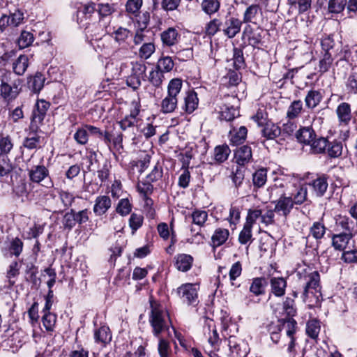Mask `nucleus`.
Instances as JSON below:
<instances>
[{"label": "nucleus", "mask_w": 357, "mask_h": 357, "mask_svg": "<svg viewBox=\"0 0 357 357\" xmlns=\"http://www.w3.org/2000/svg\"><path fill=\"white\" fill-rule=\"evenodd\" d=\"M201 6L203 11L211 15L218 11L220 3L218 0H203Z\"/></svg>", "instance_id": "nucleus-50"}, {"label": "nucleus", "mask_w": 357, "mask_h": 357, "mask_svg": "<svg viewBox=\"0 0 357 357\" xmlns=\"http://www.w3.org/2000/svg\"><path fill=\"white\" fill-rule=\"evenodd\" d=\"M248 129L245 126H241L239 128H233L229 131L231 144L237 146L243 144L246 139Z\"/></svg>", "instance_id": "nucleus-27"}, {"label": "nucleus", "mask_w": 357, "mask_h": 357, "mask_svg": "<svg viewBox=\"0 0 357 357\" xmlns=\"http://www.w3.org/2000/svg\"><path fill=\"white\" fill-rule=\"evenodd\" d=\"M328 175L321 174L308 183L316 197H321L324 195L328 186Z\"/></svg>", "instance_id": "nucleus-14"}, {"label": "nucleus", "mask_w": 357, "mask_h": 357, "mask_svg": "<svg viewBox=\"0 0 357 357\" xmlns=\"http://www.w3.org/2000/svg\"><path fill=\"white\" fill-rule=\"evenodd\" d=\"M148 79L155 87H159L162 84L164 75L161 70L155 68L150 72Z\"/></svg>", "instance_id": "nucleus-58"}, {"label": "nucleus", "mask_w": 357, "mask_h": 357, "mask_svg": "<svg viewBox=\"0 0 357 357\" xmlns=\"http://www.w3.org/2000/svg\"><path fill=\"white\" fill-rule=\"evenodd\" d=\"M351 233H341L333 235L332 238L333 246L337 250H344L351 238Z\"/></svg>", "instance_id": "nucleus-29"}, {"label": "nucleus", "mask_w": 357, "mask_h": 357, "mask_svg": "<svg viewBox=\"0 0 357 357\" xmlns=\"http://www.w3.org/2000/svg\"><path fill=\"white\" fill-rule=\"evenodd\" d=\"M326 231V228L324 224L322 222L317 221L314 222L310 228V234L317 240L316 244L313 245L310 243V236L305 238L306 243L305 247L306 248H312V255L315 256L318 254L317 248H318V241L324 238Z\"/></svg>", "instance_id": "nucleus-9"}, {"label": "nucleus", "mask_w": 357, "mask_h": 357, "mask_svg": "<svg viewBox=\"0 0 357 357\" xmlns=\"http://www.w3.org/2000/svg\"><path fill=\"white\" fill-rule=\"evenodd\" d=\"M336 56H337L331 55V54L323 53V56L319 63V71L321 73L328 71Z\"/></svg>", "instance_id": "nucleus-51"}, {"label": "nucleus", "mask_w": 357, "mask_h": 357, "mask_svg": "<svg viewBox=\"0 0 357 357\" xmlns=\"http://www.w3.org/2000/svg\"><path fill=\"white\" fill-rule=\"evenodd\" d=\"M234 158L239 166L244 167L252 160V153L251 147L248 145H243L235 151Z\"/></svg>", "instance_id": "nucleus-18"}, {"label": "nucleus", "mask_w": 357, "mask_h": 357, "mask_svg": "<svg viewBox=\"0 0 357 357\" xmlns=\"http://www.w3.org/2000/svg\"><path fill=\"white\" fill-rule=\"evenodd\" d=\"M243 22L234 17H230L225 20L222 31L229 38H234L241 31Z\"/></svg>", "instance_id": "nucleus-16"}, {"label": "nucleus", "mask_w": 357, "mask_h": 357, "mask_svg": "<svg viewBox=\"0 0 357 357\" xmlns=\"http://www.w3.org/2000/svg\"><path fill=\"white\" fill-rule=\"evenodd\" d=\"M282 326V322L280 319H278L276 321L264 324L263 328L270 334L271 340L275 344H277L280 339Z\"/></svg>", "instance_id": "nucleus-23"}, {"label": "nucleus", "mask_w": 357, "mask_h": 357, "mask_svg": "<svg viewBox=\"0 0 357 357\" xmlns=\"http://www.w3.org/2000/svg\"><path fill=\"white\" fill-rule=\"evenodd\" d=\"M29 180L36 183H40L46 178L49 177V170L43 165H34L28 169Z\"/></svg>", "instance_id": "nucleus-17"}, {"label": "nucleus", "mask_w": 357, "mask_h": 357, "mask_svg": "<svg viewBox=\"0 0 357 357\" xmlns=\"http://www.w3.org/2000/svg\"><path fill=\"white\" fill-rule=\"evenodd\" d=\"M96 342L102 343L105 345L112 340V335L109 328L107 326H102L94 333Z\"/></svg>", "instance_id": "nucleus-37"}, {"label": "nucleus", "mask_w": 357, "mask_h": 357, "mask_svg": "<svg viewBox=\"0 0 357 357\" xmlns=\"http://www.w3.org/2000/svg\"><path fill=\"white\" fill-rule=\"evenodd\" d=\"M336 114L340 126H348L352 118L350 104L346 102H341L336 108Z\"/></svg>", "instance_id": "nucleus-15"}, {"label": "nucleus", "mask_w": 357, "mask_h": 357, "mask_svg": "<svg viewBox=\"0 0 357 357\" xmlns=\"http://www.w3.org/2000/svg\"><path fill=\"white\" fill-rule=\"evenodd\" d=\"M328 139L325 137H315L314 139H313V141L310 144L312 152L316 154L325 153L328 146Z\"/></svg>", "instance_id": "nucleus-41"}, {"label": "nucleus", "mask_w": 357, "mask_h": 357, "mask_svg": "<svg viewBox=\"0 0 357 357\" xmlns=\"http://www.w3.org/2000/svg\"><path fill=\"white\" fill-rule=\"evenodd\" d=\"M82 8L77 10V22L81 26L84 28L86 37L91 40L100 39L101 37L109 33L108 22H102L97 18V15L88 16L81 14Z\"/></svg>", "instance_id": "nucleus-2"}, {"label": "nucleus", "mask_w": 357, "mask_h": 357, "mask_svg": "<svg viewBox=\"0 0 357 357\" xmlns=\"http://www.w3.org/2000/svg\"><path fill=\"white\" fill-rule=\"evenodd\" d=\"M142 0H128L126 9L128 13L137 17L139 13V9L142 6Z\"/></svg>", "instance_id": "nucleus-63"}, {"label": "nucleus", "mask_w": 357, "mask_h": 357, "mask_svg": "<svg viewBox=\"0 0 357 357\" xmlns=\"http://www.w3.org/2000/svg\"><path fill=\"white\" fill-rule=\"evenodd\" d=\"M295 192L291 193L289 197H292L293 204L301 205L307 200V188L304 185L295 186Z\"/></svg>", "instance_id": "nucleus-32"}, {"label": "nucleus", "mask_w": 357, "mask_h": 357, "mask_svg": "<svg viewBox=\"0 0 357 357\" xmlns=\"http://www.w3.org/2000/svg\"><path fill=\"white\" fill-rule=\"evenodd\" d=\"M81 14L83 15L92 16L97 15V18L102 22H108L109 25L112 19V14L114 13L115 9L113 6L108 3H95L89 2L81 7Z\"/></svg>", "instance_id": "nucleus-5"}, {"label": "nucleus", "mask_w": 357, "mask_h": 357, "mask_svg": "<svg viewBox=\"0 0 357 357\" xmlns=\"http://www.w3.org/2000/svg\"><path fill=\"white\" fill-rule=\"evenodd\" d=\"M29 66V59L25 54H21L13 63V72L17 75H22Z\"/></svg>", "instance_id": "nucleus-36"}, {"label": "nucleus", "mask_w": 357, "mask_h": 357, "mask_svg": "<svg viewBox=\"0 0 357 357\" xmlns=\"http://www.w3.org/2000/svg\"><path fill=\"white\" fill-rule=\"evenodd\" d=\"M204 334L208 337V342L211 346H215L220 340L216 327L212 319H205Z\"/></svg>", "instance_id": "nucleus-19"}, {"label": "nucleus", "mask_w": 357, "mask_h": 357, "mask_svg": "<svg viewBox=\"0 0 357 357\" xmlns=\"http://www.w3.org/2000/svg\"><path fill=\"white\" fill-rule=\"evenodd\" d=\"M183 86L181 79H172L167 86V94L162 100L160 111L163 114L174 112L178 105L179 95Z\"/></svg>", "instance_id": "nucleus-4"}, {"label": "nucleus", "mask_w": 357, "mask_h": 357, "mask_svg": "<svg viewBox=\"0 0 357 357\" xmlns=\"http://www.w3.org/2000/svg\"><path fill=\"white\" fill-rule=\"evenodd\" d=\"M176 292L188 305H195L197 303V287L195 284H183L177 288Z\"/></svg>", "instance_id": "nucleus-10"}, {"label": "nucleus", "mask_w": 357, "mask_h": 357, "mask_svg": "<svg viewBox=\"0 0 357 357\" xmlns=\"http://www.w3.org/2000/svg\"><path fill=\"white\" fill-rule=\"evenodd\" d=\"M199 99L197 94L194 91H189L184 97L183 110L187 114H192L198 107Z\"/></svg>", "instance_id": "nucleus-26"}, {"label": "nucleus", "mask_w": 357, "mask_h": 357, "mask_svg": "<svg viewBox=\"0 0 357 357\" xmlns=\"http://www.w3.org/2000/svg\"><path fill=\"white\" fill-rule=\"evenodd\" d=\"M316 133L311 126L301 127L296 132V137L300 143L308 144L314 139Z\"/></svg>", "instance_id": "nucleus-24"}, {"label": "nucleus", "mask_w": 357, "mask_h": 357, "mask_svg": "<svg viewBox=\"0 0 357 357\" xmlns=\"http://www.w3.org/2000/svg\"><path fill=\"white\" fill-rule=\"evenodd\" d=\"M345 87L348 93L357 94V67L351 69L345 82Z\"/></svg>", "instance_id": "nucleus-38"}, {"label": "nucleus", "mask_w": 357, "mask_h": 357, "mask_svg": "<svg viewBox=\"0 0 357 357\" xmlns=\"http://www.w3.org/2000/svg\"><path fill=\"white\" fill-rule=\"evenodd\" d=\"M320 331L319 321L317 319H312L307 321L306 326V333L309 337L316 339Z\"/></svg>", "instance_id": "nucleus-53"}, {"label": "nucleus", "mask_w": 357, "mask_h": 357, "mask_svg": "<svg viewBox=\"0 0 357 357\" xmlns=\"http://www.w3.org/2000/svg\"><path fill=\"white\" fill-rule=\"evenodd\" d=\"M11 74L4 73L1 79L0 96L6 101L10 102L15 100L20 92L19 86L21 84L20 79L13 82L10 79Z\"/></svg>", "instance_id": "nucleus-6"}, {"label": "nucleus", "mask_w": 357, "mask_h": 357, "mask_svg": "<svg viewBox=\"0 0 357 357\" xmlns=\"http://www.w3.org/2000/svg\"><path fill=\"white\" fill-rule=\"evenodd\" d=\"M111 205L112 200L109 197L100 195L96 197L93 210L96 215L100 216L109 210Z\"/></svg>", "instance_id": "nucleus-22"}, {"label": "nucleus", "mask_w": 357, "mask_h": 357, "mask_svg": "<svg viewBox=\"0 0 357 357\" xmlns=\"http://www.w3.org/2000/svg\"><path fill=\"white\" fill-rule=\"evenodd\" d=\"M267 282L265 278L259 277L252 279L250 287V291L255 296H260L265 294Z\"/></svg>", "instance_id": "nucleus-31"}, {"label": "nucleus", "mask_w": 357, "mask_h": 357, "mask_svg": "<svg viewBox=\"0 0 357 357\" xmlns=\"http://www.w3.org/2000/svg\"><path fill=\"white\" fill-rule=\"evenodd\" d=\"M267 180V170L261 168L257 170L252 175V182L255 188H259L264 186Z\"/></svg>", "instance_id": "nucleus-47"}, {"label": "nucleus", "mask_w": 357, "mask_h": 357, "mask_svg": "<svg viewBox=\"0 0 357 357\" xmlns=\"http://www.w3.org/2000/svg\"><path fill=\"white\" fill-rule=\"evenodd\" d=\"M303 110V102L300 100H294L289 106L287 112V117L291 120L294 119L301 114Z\"/></svg>", "instance_id": "nucleus-45"}, {"label": "nucleus", "mask_w": 357, "mask_h": 357, "mask_svg": "<svg viewBox=\"0 0 357 357\" xmlns=\"http://www.w3.org/2000/svg\"><path fill=\"white\" fill-rule=\"evenodd\" d=\"M287 282L282 277H273L270 280L271 292L277 297L285 294Z\"/></svg>", "instance_id": "nucleus-21"}, {"label": "nucleus", "mask_w": 357, "mask_h": 357, "mask_svg": "<svg viewBox=\"0 0 357 357\" xmlns=\"http://www.w3.org/2000/svg\"><path fill=\"white\" fill-rule=\"evenodd\" d=\"M322 95L319 91L310 90L305 98V106L308 109L315 108L321 101Z\"/></svg>", "instance_id": "nucleus-33"}, {"label": "nucleus", "mask_w": 357, "mask_h": 357, "mask_svg": "<svg viewBox=\"0 0 357 357\" xmlns=\"http://www.w3.org/2000/svg\"><path fill=\"white\" fill-rule=\"evenodd\" d=\"M347 4V0H329L328 11L331 13H340Z\"/></svg>", "instance_id": "nucleus-62"}, {"label": "nucleus", "mask_w": 357, "mask_h": 357, "mask_svg": "<svg viewBox=\"0 0 357 357\" xmlns=\"http://www.w3.org/2000/svg\"><path fill=\"white\" fill-rule=\"evenodd\" d=\"M298 286L303 289L302 298L312 307L320 305L323 298L321 291L320 275L317 271L304 269L297 273Z\"/></svg>", "instance_id": "nucleus-1"}, {"label": "nucleus", "mask_w": 357, "mask_h": 357, "mask_svg": "<svg viewBox=\"0 0 357 357\" xmlns=\"http://www.w3.org/2000/svg\"><path fill=\"white\" fill-rule=\"evenodd\" d=\"M114 40L119 45H121L126 42V40L130 36V31L126 28L119 27L116 31H114Z\"/></svg>", "instance_id": "nucleus-60"}, {"label": "nucleus", "mask_w": 357, "mask_h": 357, "mask_svg": "<svg viewBox=\"0 0 357 357\" xmlns=\"http://www.w3.org/2000/svg\"><path fill=\"white\" fill-rule=\"evenodd\" d=\"M261 133L266 139L273 140L281 137L282 130L278 124L270 121L262 127Z\"/></svg>", "instance_id": "nucleus-20"}, {"label": "nucleus", "mask_w": 357, "mask_h": 357, "mask_svg": "<svg viewBox=\"0 0 357 357\" xmlns=\"http://www.w3.org/2000/svg\"><path fill=\"white\" fill-rule=\"evenodd\" d=\"M231 150L228 145L222 144L217 146L214 149V159L218 163H222L228 159Z\"/></svg>", "instance_id": "nucleus-39"}, {"label": "nucleus", "mask_w": 357, "mask_h": 357, "mask_svg": "<svg viewBox=\"0 0 357 357\" xmlns=\"http://www.w3.org/2000/svg\"><path fill=\"white\" fill-rule=\"evenodd\" d=\"M174 265L176 268L182 272L189 271L193 263V257L187 254H178L175 257Z\"/></svg>", "instance_id": "nucleus-28"}, {"label": "nucleus", "mask_w": 357, "mask_h": 357, "mask_svg": "<svg viewBox=\"0 0 357 357\" xmlns=\"http://www.w3.org/2000/svg\"><path fill=\"white\" fill-rule=\"evenodd\" d=\"M43 315L42 317V322L48 332H52L54 329V326L56 322L57 317L56 314L50 312V311H43Z\"/></svg>", "instance_id": "nucleus-43"}, {"label": "nucleus", "mask_w": 357, "mask_h": 357, "mask_svg": "<svg viewBox=\"0 0 357 357\" xmlns=\"http://www.w3.org/2000/svg\"><path fill=\"white\" fill-rule=\"evenodd\" d=\"M178 33L174 28L170 27L161 33V40L164 45L172 46L177 42Z\"/></svg>", "instance_id": "nucleus-35"}, {"label": "nucleus", "mask_w": 357, "mask_h": 357, "mask_svg": "<svg viewBox=\"0 0 357 357\" xmlns=\"http://www.w3.org/2000/svg\"><path fill=\"white\" fill-rule=\"evenodd\" d=\"M191 217L193 224L203 227L208 219V213L205 211L195 210L192 213Z\"/></svg>", "instance_id": "nucleus-56"}, {"label": "nucleus", "mask_w": 357, "mask_h": 357, "mask_svg": "<svg viewBox=\"0 0 357 357\" xmlns=\"http://www.w3.org/2000/svg\"><path fill=\"white\" fill-rule=\"evenodd\" d=\"M50 106V103L45 100H37L31 115L30 125L32 126V128L36 129L37 127H39V125L44 120Z\"/></svg>", "instance_id": "nucleus-11"}, {"label": "nucleus", "mask_w": 357, "mask_h": 357, "mask_svg": "<svg viewBox=\"0 0 357 357\" xmlns=\"http://www.w3.org/2000/svg\"><path fill=\"white\" fill-rule=\"evenodd\" d=\"M174 61L170 56H163L160 58L157 63L156 68L162 73L169 72L174 67Z\"/></svg>", "instance_id": "nucleus-61"}, {"label": "nucleus", "mask_w": 357, "mask_h": 357, "mask_svg": "<svg viewBox=\"0 0 357 357\" xmlns=\"http://www.w3.org/2000/svg\"><path fill=\"white\" fill-rule=\"evenodd\" d=\"M8 17L9 18L10 24L12 27L18 26L24 22V20L23 12L19 9L15 10L13 13L10 12Z\"/></svg>", "instance_id": "nucleus-59"}, {"label": "nucleus", "mask_w": 357, "mask_h": 357, "mask_svg": "<svg viewBox=\"0 0 357 357\" xmlns=\"http://www.w3.org/2000/svg\"><path fill=\"white\" fill-rule=\"evenodd\" d=\"M150 307L149 321L152 327L153 335L159 337L161 333L169 331L172 325L170 317L167 311L158 303L151 301Z\"/></svg>", "instance_id": "nucleus-3"}, {"label": "nucleus", "mask_w": 357, "mask_h": 357, "mask_svg": "<svg viewBox=\"0 0 357 357\" xmlns=\"http://www.w3.org/2000/svg\"><path fill=\"white\" fill-rule=\"evenodd\" d=\"M245 168L243 166H237L235 170L232 171L230 176L235 187L238 188L243 183L245 177Z\"/></svg>", "instance_id": "nucleus-52"}, {"label": "nucleus", "mask_w": 357, "mask_h": 357, "mask_svg": "<svg viewBox=\"0 0 357 357\" xmlns=\"http://www.w3.org/2000/svg\"><path fill=\"white\" fill-rule=\"evenodd\" d=\"M13 142L9 135L0 134V153L2 155L6 156L13 148Z\"/></svg>", "instance_id": "nucleus-42"}, {"label": "nucleus", "mask_w": 357, "mask_h": 357, "mask_svg": "<svg viewBox=\"0 0 357 357\" xmlns=\"http://www.w3.org/2000/svg\"><path fill=\"white\" fill-rule=\"evenodd\" d=\"M228 347V352L225 357H245L249 351L248 344L234 336L229 337Z\"/></svg>", "instance_id": "nucleus-8"}, {"label": "nucleus", "mask_w": 357, "mask_h": 357, "mask_svg": "<svg viewBox=\"0 0 357 357\" xmlns=\"http://www.w3.org/2000/svg\"><path fill=\"white\" fill-rule=\"evenodd\" d=\"M45 77L39 72L28 77V88L34 93H38L44 86Z\"/></svg>", "instance_id": "nucleus-25"}, {"label": "nucleus", "mask_w": 357, "mask_h": 357, "mask_svg": "<svg viewBox=\"0 0 357 357\" xmlns=\"http://www.w3.org/2000/svg\"><path fill=\"white\" fill-rule=\"evenodd\" d=\"M283 310L287 317H294L296 316L297 311L293 298L287 297L285 298V301L283 302Z\"/></svg>", "instance_id": "nucleus-55"}, {"label": "nucleus", "mask_w": 357, "mask_h": 357, "mask_svg": "<svg viewBox=\"0 0 357 357\" xmlns=\"http://www.w3.org/2000/svg\"><path fill=\"white\" fill-rule=\"evenodd\" d=\"M155 50V45L153 42H145L139 48V56L144 59H148Z\"/></svg>", "instance_id": "nucleus-54"}, {"label": "nucleus", "mask_w": 357, "mask_h": 357, "mask_svg": "<svg viewBox=\"0 0 357 357\" xmlns=\"http://www.w3.org/2000/svg\"><path fill=\"white\" fill-rule=\"evenodd\" d=\"M342 150L343 146L342 142L335 139L331 142H328L326 153H327L330 158H335L341 156Z\"/></svg>", "instance_id": "nucleus-40"}, {"label": "nucleus", "mask_w": 357, "mask_h": 357, "mask_svg": "<svg viewBox=\"0 0 357 357\" xmlns=\"http://www.w3.org/2000/svg\"><path fill=\"white\" fill-rule=\"evenodd\" d=\"M321 45L322 53H328L337 56L340 54L344 53L343 56L340 57V60H348V54H351L348 50H344L342 52L340 44L335 42L331 36L324 37L321 40Z\"/></svg>", "instance_id": "nucleus-7"}, {"label": "nucleus", "mask_w": 357, "mask_h": 357, "mask_svg": "<svg viewBox=\"0 0 357 357\" xmlns=\"http://www.w3.org/2000/svg\"><path fill=\"white\" fill-rule=\"evenodd\" d=\"M222 23L218 19H213L210 21L206 26L205 33L208 36H214L218 31L220 30Z\"/></svg>", "instance_id": "nucleus-64"}, {"label": "nucleus", "mask_w": 357, "mask_h": 357, "mask_svg": "<svg viewBox=\"0 0 357 357\" xmlns=\"http://www.w3.org/2000/svg\"><path fill=\"white\" fill-rule=\"evenodd\" d=\"M259 13H261V9L259 5L252 4L248 6L243 15V22L256 24L255 20Z\"/></svg>", "instance_id": "nucleus-34"}, {"label": "nucleus", "mask_w": 357, "mask_h": 357, "mask_svg": "<svg viewBox=\"0 0 357 357\" xmlns=\"http://www.w3.org/2000/svg\"><path fill=\"white\" fill-rule=\"evenodd\" d=\"M282 322V328H284L286 330L287 335L289 337H294L297 330V322L294 317H287L285 319H280Z\"/></svg>", "instance_id": "nucleus-49"}, {"label": "nucleus", "mask_w": 357, "mask_h": 357, "mask_svg": "<svg viewBox=\"0 0 357 357\" xmlns=\"http://www.w3.org/2000/svg\"><path fill=\"white\" fill-rule=\"evenodd\" d=\"M39 130L40 127L33 129L31 125L29 126V131L22 142L23 147L28 150H37L43 147L44 138L38 135Z\"/></svg>", "instance_id": "nucleus-12"}, {"label": "nucleus", "mask_w": 357, "mask_h": 357, "mask_svg": "<svg viewBox=\"0 0 357 357\" xmlns=\"http://www.w3.org/2000/svg\"><path fill=\"white\" fill-rule=\"evenodd\" d=\"M220 112V119L227 121H232L235 117L239 116V112L234 106L225 105Z\"/></svg>", "instance_id": "nucleus-48"}, {"label": "nucleus", "mask_w": 357, "mask_h": 357, "mask_svg": "<svg viewBox=\"0 0 357 357\" xmlns=\"http://www.w3.org/2000/svg\"><path fill=\"white\" fill-rule=\"evenodd\" d=\"M229 236V232L228 229L223 228L216 229L211 237L212 246L216 248L223 245L228 239Z\"/></svg>", "instance_id": "nucleus-30"}, {"label": "nucleus", "mask_w": 357, "mask_h": 357, "mask_svg": "<svg viewBox=\"0 0 357 357\" xmlns=\"http://www.w3.org/2000/svg\"><path fill=\"white\" fill-rule=\"evenodd\" d=\"M233 65L236 70H238L245 68L246 64L243 56V51L241 48L234 47L233 50Z\"/></svg>", "instance_id": "nucleus-44"}, {"label": "nucleus", "mask_w": 357, "mask_h": 357, "mask_svg": "<svg viewBox=\"0 0 357 357\" xmlns=\"http://www.w3.org/2000/svg\"><path fill=\"white\" fill-rule=\"evenodd\" d=\"M33 41L34 36L31 31H22L17 42L20 49H24L31 46Z\"/></svg>", "instance_id": "nucleus-46"}, {"label": "nucleus", "mask_w": 357, "mask_h": 357, "mask_svg": "<svg viewBox=\"0 0 357 357\" xmlns=\"http://www.w3.org/2000/svg\"><path fill=\"white\" fill-rule=\"evenodd\" d=\"M274 203L275 213L281 214L284 217L289 215L294 207L292 197L287 196L286 193L282 194Z\"/></svg>", "instance_id": "nucleus-13"}, {"label": "nucleus", "mask_w": 357, "mask_h": 357, "mask_svg": "<svg viewBox=\"0 0 357 357\" xmlns=\"http://www.w3.org/2000/svg\"><path fill=\"white\" fill-rule=\"evenodd\" d=\"M132 208V205L130 204L128 198L121 199L119 200L116 211L122 216L128 215Z\"/></svg>", "instance_id": "nucleus-57"}]
</instances>
